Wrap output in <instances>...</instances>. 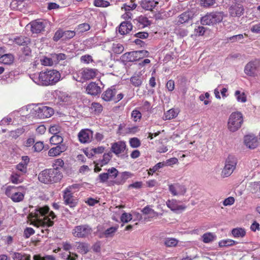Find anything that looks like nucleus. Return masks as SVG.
<instances>
[{
    "label": "nucleus",
    "instance_id": "a211bd4d",
    "mask_svg": "<svg viewBox=\"0 0 260 260\" xmlns=\"http://www.w3.org/2000/svg\"><path fill=\"white\" fill-rule=\"evenodd\" d=\"M244 12V9L242 4L235 3L229 8V13L232 17H240Z\"/></svg>",
    "mask_w": 260,
    "mask_h": 260
},
{
    "label": "nucleus",
    "instance_id": "e433bc0d",
    "mask_svg": "<svg viewBox=\"0 0 260 260\" xmlns=\"http://www.w3.org/2000/svg\"><path fill=\"white\" fill-rule=\"evenodd\" d=\"M166 166H167V163L165 161L158 162L152 168H149L148 174L149 175H152L154 173L158 171L159 169L162 168Z\"/></svg>",
    "mask_w": 260,
    "mask_h": 260
},
{
    "label": "nucleus",
    "instance_id": "7c9ffc66",
    "mask_svg": "<svg viewBox=\"0 0 260 260\" xmlns=\"http://www.w3.org/2000/svg\"><path fill=\"white\" fill-rule=\"evenodd\" d=\"M178 114V111L177 110L174 109H170L165 113L164 119L165 120L172 119L176 117Z\"/></svg>",
    "mask_w": 260,
    "mask_h": 260
},
{
    "label": "nucleus",
    "instance_id": "2f4dec72",
    "mask_svg": "<svg viewBox=\"0 0 260 260\" xmlns=\"http://www.w3.org/2000/svg\"><path fill=\"white\" fill-rule=\"evenodd\" d=\"M30 42V39L24 36H20L15 39V43L20 46H27Z\"/></svg>",
    "mask_w": 260,
    "mask_h": 260
},
{
    "label": "nucleus",
    "instance_id": "603ef678",
    "mask_svg": "<svg viewBox=\"0 0 260 260\" xmlns=\"http://www.w3.org/2000/svg\"><path fill=\"white\" fill-rule=\"evenodd\" d=\"M129 143L132 148H138L140 146L141 144L140 140L136 137L131 138Z\"/></svg>",
    "mask_w": 260,
    "mask_h": 260
},
{
    "label": "nucleus",
    "instance_id": "aec40b11",
    "mask_svg": "<svg viewBox=\"0 0 260 260\" xmlns=\"http://www.w3.org/2000/svg\"><path fill=\"white\" fill-rule=\"evenodd\" d=\"M167 206L174 212L183 211L186 206L183 205H179L178 201L175 199L168 200L166 202Z\"/></svg>",
    "mask_w": 260,
    "mask_h": 260
},
{
    "label": "nucleus",
    "instance_id": "7ed1b4c3",
    "mask_svg": "<svg viewBox=\"0 0 260 260\" xmlns=\"http://www.w3.org/2000/svg\"><path fill=\"white\" fill-rule=\"evenodd\" d=\"M63 177L59 170L45 169L42 171L38 176L39 180L45 184H52L59 182Z\"/></svg>",
    "mask_w": 260,
    "mask_h": 260
},
{
    "label": "nucleus",
    "instance_id": "c85d7f7f",
    "mask_svg": "<svg viewBox=\"0 0 260 260\" xmlns=\"http://www.w3.org/2000/svg\"><path fill=\"white\" fill-rule=\"evenodd\" d=\"M76 247L78 252L84 254L87 253L88 250V246L87 244L83 242H76Z\"/></svg>",
    "mask_w": 260,
    "mask_h": 260
},
{
    "label": "nucleus",
    "instance_id": "423d86ee",
    "mask_svg": "<svg viewBox=\"0 0 260 260\" xmlns=\"http://www.w3.org/2000/svg\"><path fill=\"white\" fill-rule=\"evenodd\" d=\"M243 122L242 114L240 112H233L228 120V128L231 132H235L241 127Z\"/></svg>",
    "mask_w": 260,
    "mask_h": 260
},
{
    "label": "nucleus",
    "instance_id": "8fccbe9b",
    "mask_svg": "<svg viewBox=\"0 0 260 260\" xmlns=\"http://www.w3.org/2000/svg\"><path fill=\"white\" fill-rule=\"evenodd\" d=\"M24 132V129L23 128H17L14 131H12L10 132V136L13 138L16 139L19 136L22 135Z\"/></svg>",
    "mask_w": 260,
    "mask_h": 260
},
{
    "label": "nucleus",
    "instance_id": "09e8293b",
    "mask_svg": "<svg viewBox=\"0 0 260 260\" xmlns=\"http://www.w3.org/2000/svg\"><path fill=\"white\" fill-rule=\"evenodd\" d=\"M201 5L204 7H213L217 5L216 0H201Z\"/></svg>",
    "mask_w": 260,
    "mask_h": 260
},
{
    "label": "nucleus",
    "instance_id": "58836bf2",
    "mask_svg": "<svg viewBox=\"0 0 260 260\" xmlns=\"http://www.w3.org/2000/svg\"><path fill=\"white\" fill-rule=\"evenodd\" d=\"M112 157V154L111 152L104 153L103 155V158L100 160V162H99V165H100L101 167H102L104 165L107 164L111 160Z\"/></svg>",
    "mask_w": 260,
    "mask_h": 260
},
{
    "label": "nucleus",
    "instance_id": "f03ea898",
    "mask_svg": "<svg viewBox=\"0 0 260 260\" xmlns=\"http://www.w3.org/2000/svg\"><path fill=\"white\" fill-rule=\"evenodd\" d=\"M27 188L23 185H9L5 188V195L14 203L23 201Z\"/></svg>",
    "mask_w": 260,
    "mask_h": 260
},
{
    "label": "nucleus",
    "instance_id": "5701e85b",
    "mask_svg": "<svg viewBox=\"0 0 260 260\" xmlns=\"http://www.w3.org/2000/svg\"><path fill=\"white\" fill-rule=\"evenodd\" d=\"M132 28L133 25L130 22L123 21L120 24L118 31L120 34L124 35L129 33Z\"/></svg>",
    "mask_w": 260,
    "mask_h": 260
},
{
    "label": "nucleus",
    "instance_id": "79ce46f5",
    "mask_svg": "<svg viewBox=\"0 0 260 260\" xmlns=\"http://www.w3.org/2000/svg\"><path fill=\"white\" fill-rule=\"evenodd\" d=\"M118 229V226H112L107 229L103 234V236L106 238L113 237Z\"/></svg>",
    "mask_w": 260,
    "mask_h": 260
},
{
    "label": "nucleus",
    "instance_id": "bf43d9fd",
    "mask_svg": "<svg viewBox=\"0 0 260 260\" xmlns=\"http://www.w3.org/2000/svg\"><path fill=\"white\" fill-rule=\"evenodd\" d=\"M132 219V215L130 213H123L121 217L120 220L122 222L127 223Z\"/></svg>",
    "mask_w": 260,
    "mask_h": 260
},
{
    "label": "nucleus",
    "instance_id": "680f3d73",
    "mask_svg": "<svg viewBox=\"0 0 260 260\" xmlns=\"http://www.w3.org/2000/svg\"><path fill=\"white\" fill-rule=\"evenodd\" d=\"M35 233L34 230L31 228H26L24 231V236L25 238H28Z\"/></svg>",
    "mask_w": 260,
    "mask_h": 260
},
{
    "label": "nucleus",
    "instance_id": "864d4df0",
    "mask_svg": "<svg viewBox=\"0 0 260 260\" xmlns=\"http://www.w3.org/2000/svg\"><path fill=\"white\" fill-rule=\"evenodd\" d=\"M235 242L231 239L223 240L219 242V246L220 247H226L230 246L235 244Z\"/></svg>",
    "mask_w": 260,
    "mask_h": 260
},
{
    "label": "nucleus",
    "instance_id": "3c124183",
    "mask_svg": "<svg viewBox=\"0 0 260 260\" xmlns=\"http://www.w3.org/2000/svg\"><path fill=\"white\" fill-rule=\"evenodd\" d=\"M63 40H68L73 38L76 35V32L75 30H66L63 31Z\"/></svg>",
    "mask_w": 260,
    "mask_h": 260
},
{
    "label": "nucleus",
    "instance_id": "6ab92c4d",
    "mask_svg": "<svg viewBox=\"0 0 260 260\" xmlns=\"http://www.w3.org/2000/svg\"><path fill=\"white\" fill-rule=\"evenodd\" d=\"M169 189L172 194L174 196L178 195H183L186 191L184 186L175 183L169 185Z\"/></svg>",
    "mask_w": 260,
    "mask_h": 260
},
{
    "label": "nucleus",
    "instance_id": "9d476101",
    "mask_svg": "<svg viewBox=\"0 0 260 260\" xmlns=\"http://www.w3.org/2000/svg\"><path fill=\"white\" fill-rule=\"evenodd\" d=\"M116 93L117 90L115 88H108L102 94V97L105 101L108 102L113 101L115 103H117L122 99L124 95L120 93L117 94L116 96L115 95Z\"/></svg>",
    "mask_w": 260,
    "mask_h": 260
},
{
    "label": "nucleus",
    "instance_id": "473e14b6",
    "mask_svg": "<svg viewBox=\"0 0 260 260\" xmlns=\"http://www.w3.org/2000/svg\"><path fill=\"white\" fill-rule=\"evenodd\" d=\"M13 260H30V255L24 252H14Z\"/></svg>",
    "mask_w": 260,
    "mask_h": 260
},
{
    "label": "nucleus",
    "instance_id": "f8f14e48",
    "mask_svg": "<svg viewBox=\"0 0 260 260\" xmlns=\"http://www.w3.org/2000/svg\"><path fill=\"white\" fill-rule=\"evenodd\" d=\"M62 197L64 205H68L72 208H74L77 206L78 199L74 197L73 192H71L70 190H64Z\"/></svg>",
    "mask_w": 260,
    "mask_h": 260
},
{
    "label": "nucleus",
    "instance_id": "338daca9",
    "mask_svg": "<svg viewBox=\"0 0 260 260\" xmlns=\"http://www.w3.org/2000/svg\"><path fill=\"white\" fill-rule=\"evenodd\" d=\"M136 6L137 5L133 3L132 2H131V4L129 5H127L126 4H125L123 5V7H122V8H124L126 11H129L135 9L136 8Z\"/></svg>",
    "mask_w": 260,
    "mask_h": 260
},
{
    "label": "nucleus",
    "instance_id": "c756f323",
    "mask_svg": "<svg viewBox=\"0 0 260 260\" xmlns=\"http://www.w3.org/2000/svg\"><path fill=\"white\" fill-rule=\"evenodd\" d=\"M86 90L87 93L91 95L98 94V84L95 82H90L86 87Z\"/></svg>",
    "mask_w": 260,
    "mask_h": 260
},
{
    "label": "nucleus",
    "instance_id": "052dcab7",
    "mask_svg": "<svg viewBox=\"0 0 260 260\" xmlns=\"http://www.w3.org/2000/svg\"><path fill=\"white\" fill-rule=\"evenodd\" d=\"M139 22L144 26H147L151 24V22L146 17L143 16H141L139 17Z\"/></svg>",
    "mask_w": 260,
    "mask_h": 260
},
{
    "label": "nucleus",
    "instance_id": "2eb2a0df",
    "mask_svg": "<svg viewBox=\"0 0 260 260\" xmlns=\"http://www.w3.org/2000/svg\"><path fill=\"white\" fill-rule=\"evenodd\" d=\"M29 24L32 33L39 34L44 30L46 22L41 19H37L31 21Z\"/></svg>",
    "mask_w": 260,
    "mask_h": 260
},
{
    "label": "nucleus",
    "instance_id": "393cba45",
    "mask_svg": "<svg viewBox=\"0 0 260 260\" xmlns=\"http://www.w3.org/2000/svg\"><path fill=\"white\" fill-rule=\"evenodd\" d=\"M131 83L135 87H140L143 82V77L141 75L135 74L129 79Z\"/></svg>",
    "mask_w": 260,
    "mask_h": 260
},
{
    "label": "nucleus",
    "instance_id": "5fc2aeb1",
    "mask_svg": "<svg viewBox=\"0 0 260 260\" xmlns=\"http://www.w3.org/2000/svg\"><path fill=\"white\" fill-rule=\"evenodd\" d=\"M49 132L54 135H58L57 134L60 131V126L58 124H53L50 126Z\"/></svg>",
    "mask_w": 260,
    "mask_h": 260
},
{
    "label": "nucleus",
    "instance_id": "ddd939ff",
    "mask_svg": "<svg viewBox=\"0 0 260 260\" xmlns=\"http://www.w3.org/2000/svg\"><path fill=\"white\" fill-rule=\"evenodd\" d=\"M78 77L80 78L79 80L83 82L84 80H90L96 76L95 70L89 68H82L78 72Z\"/></svg>",
    "mask_w": 260,
    "mask_h": 260
},
{
    "label": "nucleus",
    "instance_id": "f3484780",
    "mask_svg": "<svg viewBox=\"0 0 260 260\" xmlns=\"http://www.w3.org/2000/svg\"><path fill=\"white\" fill-rule=\"evenodd\" d=\"M36 112L37 116L42 119L50 117L54 114V110L52 108L45 106L39 107Z\"/></svg>",
    "mask_w": 260,
    "mask_h": 260
},
{
    "label": "nucleus",
    "instance_id": "13d9d810",
    "mask_svg": "<svg viewBox=\"0 0 260 260\" xmlns=\"http://www.w3.org/2000/svg\"><path fill=\"white\" fill-rule=\"evenodd\" d=\"M244 39V36L243 34H239L234 35L232 37L229 38V40L233 42H239L240 43L243 42V40Z\"/></svg>",
    "mask_w": 260,
    "mask_h": 260
},
{
    "label": "nucleus",
    "instance_id": "1a4fd4ad",
    "mask_svg": "<svg viewBox=\"0 0 260 260\" xmlns=\"http://www.w3.org/2000/svg\"><path fill=\"white\" fill-rule=\"evenodd\" d=\"M92 232V229L87 224L77 225L72 230L74 237L81 239L88 237Z\"/></svg>",
    "mask_w": 260,
    "mask_h": 260
},
{
    "label": "nucleus",
    "instance_id": "39448f33",
    "mask_svg": "<svg viewBox=\"0 0 260 260\" xmlns=\"http://www.w3.org/2000/svg\"><path fill=\"white\" fill-rule=\"evenodd\" d=\"M224 17L222 12H212L207 13L201 19L203 25H214L222 21Z\"/></svg>",
    "mask_w": 260,
    "mask_h": 260
},
{
    "label": "nucleus",
    "instance_id": "f257e3e1",
    "mask_svg": "<svg viewBox=\"0 0 260 260\" xmlns=\"http://www.w3.org/2000/svg\"><path fill=\"white\" fill-rule=\"evenodd\" d=\"M49 208L48 206L39 207L28 215V218L31 223L37 227L40 228L43 234H48L49 230L48 228L52 226L54 222L46 215L49 213Z\"/></svg>",
    "mask_w": 260,
    "mask_h": 260
},
{
    "label": "nucleus",
    "instance_id": "dca6fc26",
    "mask_svg": "<svg viewBox=\"0 0 260 260\" xmlns=\"http://www.w3.org/2000/svg\"><path fill=\"white\" fill-rule=\"evenodd\" d=\"M126 148L125 142L119 141L112 144L111 150L117 156L119 157L121 154L124 153Z\"/></svg>",
    "mask_w": 260,
    "mask_h": 260
},
{
    "label": "nucleus",
    "instance_id": "4468645a",
    "mask_svg": "<svg viewBox=\"0 0 260 260\" xmlns=\"http://www.w3.org/2000/svg\"><path fill=\"white\" fill-rule=\"evenodd\" d=\"M78 138L81 143H89L92 139L93 133L89 129H82L78 133Z\"/></svg>",
    "mask_w": 260,
    "mask_h": 260
},
{
    "label": "nucleus",
    "instance_id": "49530a36",
    "mask_svg": "<svg viewBox=\"0 0 260 260\" xmlns=\"http://www.w3.org/2000/svg\"><path fill=\"white\" fill-rule=\"evenodd\" d=\"M63 141L62 138L59 135H53L50 139V142L52 145H58Z\"/></svg>",
    "mask_w": 260,
    "mask_h": 260
},
{
    "label": "nucleus",
    "instance_id": "ea45409f",
    "mask_svg": "<svg viewBox=\"0 0 260 260\" xmlns=\"http://www.w3.org/2000/svg\"><path fill=\"white\" fill-rule=\"evenodd\" d=\"M232 235L236 238H243L246 235V232L244 229L236 228L232 231Z\"/></svg>",
    "mask_w": 260,
    "mask_h": 260
},
{
    "label": "nucleus",
    "instance_id": "9b49d317",
    "mask_svg": "<svg viewBox=\"0 0 260 260\" xmlns=\"http://www.w3.org/2000/svg\"><path fill=\"white\" fill-rule=\"evenodd\" d=\"M260 67V61L258 60H254L249 62L245 66L244 68L245 73L252 77H255L257 76Z\"/></svg>",
    "mask_w": 260,
    "mask_h": 260
},
{
    "label": "nucleus",
    "instance_id": "a18cd8bd",
    "mask_svg": "<svg viewBox=\"0 0 260 260\" xmlns=\"http://www.w3.org/2000/svg\"><path fill=\"white\" fill-rule=\"evenodd\" d=\"M64 164L63 160L61 158L56 159L53 163L52 167L53 168H52V169L60 170L61 168H63Z\"/></svg>",
    "mask_w": 260,
    "mask_h": 260
},
{
    "label": "nucleus",
    "instance_id": "4c0bfd02",
    "mask_svg": "<svg viewBox=\"0 0 260 260\" xmlns=\"http://www.w3.org/2000/svg\"><path fill=\"white\" fill-rule=\"evenodd\" d=\"M178 243V240L174 238H167L164 240V244L166 247H175Z\"/></svg>",
    "mask_w": 260,
    "mask_h": 260
},
{
    "label": "nucleus",
    "instance_id": "4be33fe9",
    "mask_svg": "<svg viewBox=\"0 0 260 260\" xmlns=\"http://www.w3.org/2000/svg\"><path fill=\"white\" fill-rule=\"evenodd\" d=\"M66 150V146L64 144H61L51 148L49 150L48 154L49 156H56L59 155L61 153L64 152Z\"/></svg>",
    "mask_w": 260,
    "mask_h": 260
},
{
    "label": "nucleus",
    "instance_id": "4d7b16f0",
    "mask_svg": "<svg viewBox=\"0 0 260 260\" xmlns=\"http://www.w3.org/2000/svg\"><path fill=\"white\" fill-rule=\"evenodd\" d=\"M44 148V144L42 142L39 141L34 144L32 149L34 152H39Z\"/></svg>",
    "mask_w": 260,
    "mask_h": 260
},
{
    "label": "nucleus",
    "instance_id": "e2e57ef3",
    "mask_svg": "<svg viewBox=\"0 0 260 260\" xmlns=\"http://www.w3.org/2000/svg\"><path fill=\"white\" fill-rule=\"evenodd\" d=\"M109 173V177L115 178L118 176V171L115 168H112L109 169L107 172Z\"/></svg>",
    "mask_w": 260,
    "mask_h": 260
},
{
    "label": "nucleus",
    "instance_id": "6e6552de",
    "mask_svg": "<svg viewBox=\"0 0 260 260\" xmlns=\"http://www.w3.org/2000/svg\"><path fill=\"white\" fill-rule=\"evenodd\" d=\"M237 162V159L235 156L229 155L225 160L224 166L221 171V176L224 178L230 176L236 169Z\"/></svg>",
    "mask_w": 260,
    "mask_h": 260
},
{
    "label": "nucleus",
    "instance_id": "412c9836",
    "mask_svg": "<svg viewBox=\"0 0 260 260\" xmlns=\"http://www.w3.org/2000/svg\"><path fill=\"white\" fill-rule=\"evenodd\" d=\"M244 143L249 149H253L258 145V140L254 136L247 135L244 138Z\"/></svg>",
    "mask_w": 260,
    "mask_h": 260
},
{
    "label": "nucleus",
    "instance_id": "0e129e2a",
    "mask_svg": "<svg viewBox=\"0 0 260 260\" xmlns=\"http://www.w3.org/2000/svg\"><path fill=\"white\" fill-rule=\"evenodd\" d=\"M63 30L61 29L57 30L53 37V40L55 41H58L60 39L62 38L63 39Z\"/></svg>",
    "mask_w": 260,
    "mask_h": 260
},
{
    "label": "nucleus",
    "instance_id": "774afa93",
    "mask_svg": "<svg viewBox=\"0 0 260 260\" xmlns=\"http://www.w3.org/2000/svg\"><path fill=\"white\" fill-rule=\"evenodd\" d=\"M234 198L232 197H230L224 200L223 204L224 206H229L233 205L234 203Z\"/></svg>",
    "mask_w": 260,
    "mask_h": 260
},
{
    "label": "nucleus",
    "instance_id": "b1692460",
    "mask_svg": "<svg viewBox=\"0 0 260 260\" xmlns=\"http://www.w3.org/2000/svg\"><path fill=\"white\" fill-rule=\"evenodd\" d=\"M192 16L190 12H185L180 14L176 20V24L180 25L187 22L191 19Z\"/></svg>",
    "mask_w": 260,
    "mask_h": 260
},
{
    "label": "nucleus",
    "instance_id": "37998d69",
    "mask_svg": "<svg viewBox=\"0 0 260 260\" xmlns=\"http://www.w3.org/2000/svg\"><path fill=\"white\" fill-rule=\"evenodd\" d=\"M142 212L144 216L148 214H152V217H158L159 214L155 211L153 209L150 208L149 206L145 207L142 210Z\"/></svg>",
    "mask_w": 260,
    "mask_h": 260
},
{
    "label": "nucleus",
    "instance_id": "69168bd1",
    "mask_svg": "<svg viewBox=\"0 0 260 260\" xmlns=\"http://www.w3.org/2000/svg\"><path fill=\"white\" fill-rule=\"evenodd\" d=\"M194 32L196 35L202 36L205 32V28L203 26H199L194 29Z\"/></svg>",
    "mask_w": 260,
    "mask_h": 260
},
{
    "label": "nucleus",
    "instance_id": "a19ab883",
    "mask_svg": "<svg viewBox=\"0 0 260 260\" xmlns=\"http://www.w3.org/2000/svg\"><path fill=\"white\" fill-rule=\"evenodd\" d=\"M89 29V25L88 23H84L78 25L75 29L76 34H80L88 30Z\"/></svg>",
    "mask_w": 260,
    "mask_h": 260
},
{
    "label": "nucleus",
    "instance_id": "c03bdc74",
    "mask_svg": "<svg viewBox=\"0 0 260 260\" xmlns=\"http://www.w3.org/2000/svg\"><path fill=\"white\" fill-rule=\"evenodd\" d=\"M235 95L239 102L245 103L247 101V97L244 92L241 93L240 91L236 90Z\"/></svg>",
    "mask_w": 260,
    "mask_h": 260
},
{
    "label": "nucleus",
    "instance_id": "cd10ccee",
    "mask_svg": "<svg viewBox=\"0 0 260 260\" xmlns=\"http://www.w3.org/2000/svg\"><path fill=\"white\" fill-rule=\"evenodd\" d=\"M22 175L18 172H13L10 176V181L13 184L22 183L23 181V178L21 177Z\"/></svg>",
    "mask_w": 260,
    "mask_h": 260
},
{
    "label": "nucleus",
    "instance_id": "a878e982",
    "mask_svg": "<svg viewBox=\"0 0 260 260\" xmlns=\"http://www.w3.org/2000/svg\"><path fill=\"white\" fill-rule=\"evenodd\" d=\"M23 162L19 163L16 166V169L20 171V174L23 175L27 172V166L29 161V158L27 156L23 157Z\"/></svg>",
    "mask_w": 260,
    "mask_h": 260
},
{
    "label": "nucleus",
    "instance_id": "6e6d98bb",
    "mask_svg": "<svg viewBox=\"0 0 260 260\" xmlns=\"http://www.w3.org/2000/svg\"><path fill=\"white\" fill-rule=\"evenodd\" d=\"M40 62L41 64L44 66H51L53 63L52 59L47 57H43L41 58Z\"/></svg>",
    "mask_w": 260,
    "mask_h": 260
},
{
    "label": "nucleus",
    "instance_id": "0eeeda50",
    "mask_svg": "<svg viewBox=\"0 0 260 260\" xmlns=\"http://www.w3.org/2000/svg\"><path fill=\"white\" fill-rule=\"evenodd\" d=\"M149 52L146 50H139L125 53L121 57L123 62H133L140 58L148 56Z\"/></svg>",
    "mask_w": 260,
    "mask_h": 260
},
{
    "label": "nucleus",
    "instance_id": "c9c22d12",
    "mask_svg": "<svg viewBox=\"0 0 260 260\" xmlns=\"http://www.w3.org/2000/svg\"><path fill=\"white\" fill-rule=\"evenodd\" d=\"M157 4V2H155L154 1H148L142 3V7L143 9L146 10L151 11L155 7Z\"/></svg>",
    "mask_w": 260,
    "mask_h": 260
},
{
    "label": "nucleus",
    "instance_id": "de8ad7c7",
    "mask_svg": "<svg viewBox=\"0 0 260 260\" xmlns=\"http://www.w3.org/2000/svg\"><path fill=\"white\" fill-rule=\"evenodd\" d=\"M131 117L135 122L139 121L142 117L141 113L138 110H134L131 113Z\"/></svg>",
    "mask_w": 260,
    "mask_h": 260
},
{
    "label": "nucleus",
    "instance_id": "20e7f679",
    "mask_svg": "<svg viewBox=\"0 0 260 260\" xmlns=\"http://www.w3.org/2000/svg\"><path fill=\"white\" fill-rule=\"evenodd\" d=\"M61 78L60 73L55 70L41 71L39 75V81L43 85H54Z\"/></svg>",
    "mask_w": 260,
    "mask_h": 260
},
{
    "label": "nucleus",
    "instance_id": "f704fd0d",
    "mask_svg": "<svg viewBox=\"0 0 260 260\" xmlns=\"http://www.w3.org/2000/svg\"><path fill=\"white\" fill-rule=\"evenodd\" d=\"M131 177V174L128 172H122L119 176L115 183L117 184H122L124 183L126 180Z\"/></svg>",
    "mask_w": 260,
    "mask_h": 260
},
{
    "label": "nucleus",
    "instance_id": "72a5a7b5",
    "mask_svg": "<svg viewBox=\"0 0 260 260\" xmlns=\"http://www.w3.org/2000/svg\"><path fill=\"white\" fill-rule=\"evenodd\" d=\"M216 237L215 235L210 232L206 233L202 236V241L205 243H209L213 241Z\"/></svg>",
    "mask_w": 260,
    "mask_h": 260
},
{
    "label": "nucleus",
    "instance_id": "bb28decb",
    "mask_svg": "<svg viewBox=\"0 0 260 260\" xmlns=\"http://www.w3.org/2000/svg\"><path fill=\"white\" fill-rule=\"evenodd\" d=\"M14 58L12 54H5L0 56V62L5 64H10L13 62Z\"/></svg>",
    "mask_w": 260,
    "mask_h": 260
}]
</instances>
